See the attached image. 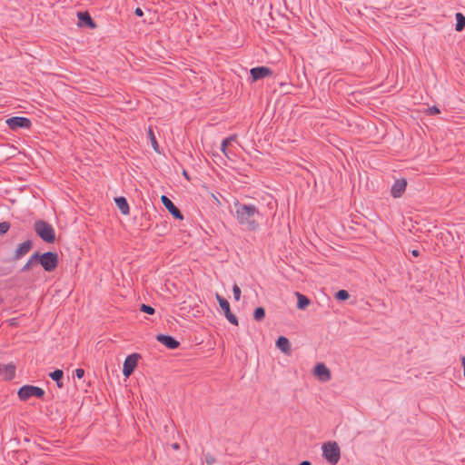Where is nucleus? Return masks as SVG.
<instances>
[{
	"instance_id": "nucleus-13",
	"label": "nucleus",
	"mask_w": 465,
	"mask_h": 465,
	"mask_svg": "<svg viewBox=\"0 0 465 465\" xmlns=\"http://www.w3.org/2000/svg\"><path fill=\"white\" fill-rule=\"evenodd\" d=\"M33 248V242L31 240H26L24 242L18 244L14 255L13 260L18 261L22 259L25 255H26L30 250Z\"/></svg>"
},
{
	"instance_id": "nucleus-25",
	"label": "nucleus",
	"mask_w": 465,
	"mask_h": 465,
	"mask_svg": "<svg viewBox=\"0 0 465 465\" xmlns=\"http://www.w3.org/2000/svg\"><path fill=\"white\" fill-rule=\"evenodd\" d=\"M265 317V310L263 307H257L253 312V319L262 322Z\"/></svg>"
},
{
	"instance_id": "nucleus-6",
	"label": "nucleus",
	"mask_w": 465,
	"mask_h": 465,
	"mask_svg": "<svg viewBox=\"0 0 465 465\" xmlns=\"http://www.w3.org/2000/svg\"><path fill=\"white\" fill-rule=\"evenodd\" d=\"M5 123L12 131H17L18 129H30L32 126L31 120L24 116H13L7 118Z\"/></svg>"
},
{
	"instance_id": "nucleus-28",
	"label": "nucleus",
	"mask_w": 465,
	"mask_h": 465,
	"mask_svg": "<svg viewBox=\"0 0 465 465\" xmlns=\"http://www.w3.org/2000/svg\"><path fill=\"white\" fill-rule=\"evenodd\" d=\"M9 229H10L9 222H1L0 223V234L1 235L5 234Z\"/></svg>"
},
{
	"instance_id": "nucleus-23",
	"label": "nucleus",
	"mask_w": 465,
	"mask_h": 465,
	"mask_svg": "<svg viewBox=\"0 0 465 465\" xmlns=\"http://www.w3.org/2000/svg\"><path fill=\"white\" fill-rule=\"evenodd\" d=\"M148 138L151 142V144H152V147L153 149L156 152V153H160V146L158 144V142L156 140V137L154 135V133L153 131V129L151 127H149L148 129Z\"/></svg>"
},
{
	"instance_id": "nucleus-26",
	"label": "nucleus",
	"mask_w": 465,
	"mask_h": 465,
	"mask_svg": "<svg viewBox=\"0 0 465 465\" xmlns=\"http://www.w3.org/2000/svg\"><path fill=\"white\" fill-rule=\"evenodd\" d=\"M350 297V294L349 292L346 291V290H339L336 293H335V298L336 300L338 301H346L348 300Z\"/></svg>"
},
{
	"instance_id": "nucleus-20",
	"label": "nucleus",
	"mask_w": 465,
	"mask_h": 465,
	"mask_svg": "<svg viewBox=\"0 0 465 465\" xmlns=\"http://www.w3.org/2000/svg\"><path fill=\"white\" fill-rule=\"evenodd\" d=\"M48 376L56 382V385L58 388L64 387L63 378H64V371L60 369H56L54 371H51Z\"/></svg>"
},
{
	"instance_id": "nucleus-27",
	"label": "nucleus",
	"mask_w": 465,
	"mask_h": 465,
	"mask_svg": "<svg viewBox=\"0 0 465 465\" xmlns=\"http://www.w3.org/2000/svg\"><path fill=\"white\" fill-rule=\"evenodd\" d=\"M140 311L144 313L151 314V315L155 312V310L153 307H152L151 305H148V304H144V303H143L141 305Z\"/></svg>"
},
{
	"instance_id": "nucleus-12",
	"label": "nucleus",
	"mask_w": 465,
	"mask_h": 465,
	"mask_svg": "<svg viewBox=\"0 0 465 465\" xmlns=\"http://www.w3.org/2000/svg\"><path fill=\"white\" fill-rule=\"evenodd\" d=\"M156 341L170 350L177 349L180 346V341L168 334H157Z\"/></svg>"
},
{
	"instance_id": "nucleus-34",
	"label": "nucleus",
	"mask_w": 465,
	"mask_h": 465,
	"mask_svg": "<svg viewBox=\"0 0 465 465\" xmlns=\"http://www.w3.org/2000/svg\"><path fill=\"white\" fill-rule=\"evenodd\" d=\"M298 465H312V463L309 460H303L301 463H299Z\"/></svg>"
},
{
	"instance_id": "nucleus-38",
	"label": "nucleus",
	"mask_w": 465,
	"mask_h": 465,
	"mask_svg": "<svg viewBox=\"0 0 465 465\" xmlns=\"http://www.w3.org/2000/svg\"><path fill=\"white\" fill-rule=\"evenodd\" d=\"M173 449H179V444H178V443H174V444L173 445Z\"/></svg>"
},
{
	"instance_id": "nucleus-9",
	"label": "nucleus",
	"mask_w": 465,
	"mask_h": 465,
	"mask_svg": "<svg viewBox=\"0 0 465 465\" xmlns=\"http://www.w3.org/2000/svg\"><path fill=\"white\" fill-rule=\"evenodd\" d=\"M161 202L173 218L183 220V215L180 209L166 195L161 196Z\"/></svg>"
},
{
	"instance_id": "nucleus-3",
	"label": "nucleus",
	"mask_w": 465,
	"mask_h": 465,
	"mask_svg": "<svg viewBox=\"0 0 465 465\" xmlns=\"http://www.w3.org/2000/svg\"><path fill=\"white\" fill-rule=\"evenodd\" d=\"M322 456L331 464L336 465L341 458V450L336 441H328L322 444Z\"/></svg>"
},
{
	"instance_id": "nucleus-35",
	"label": "nucleus",
	"mask_w": 465,
	"mask_h": 465,
	"mask_svg": "<svg viewBox=\"0 0 465 465\" xmlns=\"http://www.w3.org/2000/svg\"><path fill=\"white\" fill-rule=\"evenodd\" d=\"M461 363H462V366H463V371H464V377H465V356L462 357Z\"/></svg>"
},
{
	"instance_id": "nucleus-18",
	"label": "nucleus",
	"mask_w": 465,
	"mask_h": 465,
	"mask_svg": "<svg viewBox=\"0 0 465 465\" xmlns=\"http://www.w3.org/2000/svg\"><path fill=\"white\" fill-rule=\"evenodd\" d=\"M275 344H276V347L281 351H282L283 353H285V354H290L291 353V351H292L291 342H290V341L286 337L280 336L277 339Z\"/></svg>"
},
{
	"instance_id": "nucleus-11",
	"label": "nucleus",
	"mask_w": 465,
	"mask_h": 465,
	"mask_svg": "<svg viewBox=\"0 0 465 465\" xmlns=\"http://www.w3.org/2000/svg\"><path fill=\"white\" fill-rule=\"evenodd\" d=\"M78 17V26L80 27H87L90 29H94L97 27L96 23L94 21L92 16L87 11L77 12Z\"/></svg>"
},
{
	"instance_id": "nucleus-2",
	"label": "nucleus",
	"mask_w": 465,
	"mask_h": 465,
	"mask_svg": "<svg viewBox=\"0 0 465 465\" xmlns=\"http://www.w3.org/2000/svg\"><path fill=\"white\" fill-rule=\"evenodd\" d=\"M34 230L43 242L46 243H54L55 242V231L48 222L45 220L35 221Z\"/></svg>"
},
{
	"instance_id": "nucleus-31",
	"label": "nucleus",
	"mask_w": 465,
	"mask_h": 465,
	"mask_svg": "<svg viewBox=\"0 0 465 465\" xmlns=\"http://www.w3.org/2000/svg\"><path fill=\"white\" fill-rule=\"evenodd\" d=\"M74 374L78 379H82L84 376V370L78 368L74 371Z\"/></svg>"
},
{
	"instance_id": "nucleus-16",
	"label": "nucleus",
	"mask_w": 465,
	"mask_h": 465,
	"mask_svg": "<svg viewBox=\"0 0 465 465\" xmlns=\"http://www.w3.org/2000/svg\"><path fill=\"white\" fill-rule=\"evenodd\" d=\"M15 365L14 363L0 364V375L6 381H11L15 375Z\"/></svg>"
},
{
	"instance_id": "nucleus-5",
	"label": "nucleus",
	"mask_w": 465,
	"mask_h": 465,
	"mask_svg": "<svg viewBox=\"0 0 465 465\" xmlns=\"http://www.w3.org/2000/svg\"><path fill=\"white\" fill-rule=\"evenodd\" d=\"M45 394V391L42 388L34 385H24L17 391L18 398L22 401H25L31 397L43 399Z\"/></svg>"
},
{
	"instance_id": "nucleus-21",
	"label": "nucleus",
	"mask_w": 465,
	"mask_h": 465,
	"mask_svg": "<svg viewBox=\"0 0 465 465\" xmlns=\"http://www.w3.org/2000/svg\"><path fill=\"white\" fill-rule=\"evenodd\" d=\"M296 296H297V308L300 309V310H305L311 303V300L300 293V292H296Z\"/></svg>"
},
{
	"instance_id": "nucleus-17",
	"label": "nucleus",
	"mask_w": 465,
	"mask_h": 465,
	"mask_svg": "<svg viewBox=\"0 0 465 465\" xmlns=\"http://www.w3.org/2000/svg\"><path fill=\"white\" fill-rule=\"evenodd\" d=\"M40 261V252H34L30 258L27 260L26 263L22 267L21 272H26L31 271L35 265L39 264Z\"/></svg>"
},
{
	"instance_id": "nucleus-30",
	"label": "nucleus",
	"mask_w": 465,
	"mask_h": 465,
	"mask_svg": "<svg viewBox=\"0 0 465 465\" xmlns=\"http://www.w3.org/2000/svg\"><path fill=\"white\" fill-rule=\"evenodd\" d=\"M427 112L430 115H436L440 114V110L436 105L429 107Z\"/></svg>"
},
{
	"instance_id": "nucleus-32",
	"label": "nucleus",
	"mask_w": 465,
	"mask_h": 465,
	"mask_svg": "<svg viewBox=\"0 0 465 465\" xmlns=\"http://www.w3.org/2000/svg\"><path fill=\"white\" fill-rule=\"evenodd\" d=\"M134 14L137 16H143V11L140 7H137L134 10Z\"/></svg>"
},
{
	"instance_id": "nucleus-19",
	"label": "nucleus",
	"mask_w": 465,
	"mask_h": 465,
	"mask_svg": "<svg viewBox=\"0 0 465 465\" xmlns=\"http://www.w3.org/2000/svg\"><path fill=\"white\" fill-rule=\"evenodd\" d=\"M114 202H115L116 206L118 207V209L121 211V213L123 214H124V215L129 214L130 208H129V204H128V202L125 197H124V196L115 197Z\"/></svg>"
},
{
	"instance_id": "nucleus-37",
	"label": "nucleus",
	"mask_w": 465,
	"mask_h": 465,
	"mask_svg": "<svg viewBox=\"0 0 465 465\" xmlns=\"http://www.w3.org/2000/svg\"><path fill=\"white\" fill-rule=\"evenodd\" d=\"M213 461H214V459H213V458L212 459H208V458L206 459V462L208 464H212Z\"/></svg>"
},
{
	"instance_id": "nucleus-14",
	"label": "nucleus",
	"mask_w": 465,
	"mask_h": 465,
	"mask_svg": "<svg viewBox=\"0 0 465 465\" xmlns=\"http://www.w3.org/2000/svg\"><path fill=\"white\" fill-rule=\"evenodd\" d=\"M252 82L263 79L272 74V70L266 66H257L250 70Z\"/></svg>"
},
{
	"instance_id": "nucleus-15",
	"label": "nucleus",
	"mask_w": 465,
	"mask_h": 465,
	"mask_svg": "<svg viewBox=\"0 0 465 465\" xmlns=\"http://www.w3.org/2000/svg\"><path fill=\"white\" fill-rule=\"evenodd\" d=\"M407 187V181L404 178L396 180L391 189V194L394 198L401 197Z\"/></svg>"
},
{
	"instance_id": "nucleus-1",
	"label": "nucleus",
	"mask_w": 465,
	"mask_h": 465,
	"mask_svg": "<svg viewBox=\"0 0 465 465\" xmlns=\"http://www.w3.org/2000/svg\"><path fill=\"white\" fill-rule=\"evenodd\" d=\"M234 217L244 230L255 232L259 229L262 215L254 204H246L237 201L234 203Z\"/></svg>"
},
{
	"instance_id": "nucleus-7",
	"label": "nucleus",
	"mask_w": 465,
	"mask_h": 465,
	"mask_svg": "<svg viewBox=\"0 0 465 465\" xmlns=\"http://www.w3.org/2000/svg\"><path fill=\"white\" fill-rule=\"evenodd\" d=\"M140 359L141 355L136 352L132 353L125 358L123 366V374L124 377L128 378L134 371Z\"/></svg>"
},
{
	"instance_id": "nucleus-10",
	"label": "nucleus",
	"mask_w": 465,
	"mask_h": 465,
	"mask_svg": "<svg viewBox=\"0 0 465 465\" xmlns=\"http://www.w3.org/2000/svg\"><path fill=\"white\" fill-rule=\"evenodd\" d=\"M313 374L322 382H327L331 379V371L322 362H318L314 366Z\"/></svg>"
},
{
	"instance_id": "nucleus-8",
	"label": "nucleus",
	"mask_w": 465,
	"mask_h": 465,
	"mask_svg": "<svg viewBox=\"0 0 465 465\" xmlns=\"http://www.w3.org/2000/svg\"><path fill=\"white\" fill-rule=\"evenodd\" d=\"M216 299L219 302V305L221 309L223 310L225 318L231 322L232 324L237 326L238 325V319L237 317L231 312L230 303L229 302L220 296L219 294H216Z\"/></svg>"
},
{
	"instance_id": "nucleus-29",
	"label": "nucleus",
	"mask_w": 465,
	"mask_h": 465,
	"mask_svg": "<svg viewBox=\"0 0 465 465\" xmlns=\"http://www.w3.org/2000/svg\"><path fill=\"white\" fill-rule=\"evenodd\" d=\"M232 293H233V297H234L235 301H239L241 298L242 292H241L240 287L237 284H234L232 286Z\"/></svg>"
},
{
	"instance_id": "nucleus-22",
	"label": "nucleus",
	"mask_w": 465,
	"mask_h": 465,
	"mask_svg": "<svg viewBox=\"0 0 465 465\" xmlns=\"http://www.w3.org/2000/svg\"><path fill=\"white\" fill-rule=\"evenodd\" d=\"M456 18V25H455V30L457 32H461L465 28V16L461 13H456L455 15Z\"/></svg>"
},
{
	"instance_id": "nucleus-4",
	"label": "nucleus",
	"mask_w": 465,
	"mask_h": 465,
	"mask_svg": "<svg viewBox=\"0 0 465 465\" xmlns=\"http://www.w3.org/2000/svg\"><path fill=\"white\" fill-rule=\"evenodd\" d=\"M39 264L47 272H53L59 264V256L55 252H40Z\"/></svg>"
},
{
	"instance_id": "nucleus-36",
	"label": "nucleus",
	"mask_w": 465,
	"mask_h": 465,
	"mask_svg": "<svg viewBox=\"0 0 465 465\" xmlns=\"http://www.w3.org/2000/svg\"><path fill=\"white\" fill-rule=\"evenodd\" d=\"M183 174L187 180H190L189 175L185 170L183 172Z\"/></svg>"
},
{
	"instance_id": "nucleus-24",
	"label": "nucleus",
	"mask_w": 465,
	"mask_h": 465,
	"mask_svg": "<svg viewBox=\"0 0 465 465\" xmlns=\"http://www.w3.org/2000/svg\"><path fill=\"white\" fill-rule=\"evenodd\" d=\"M236 140V135L233 134V135H231L225 139L223 140L222 142V144H221V151L223 152V153L226 156H228V153H227V146H229V144L232 143V142L235 141Z\"/></svg>"
},
{
	"instance_id": "nucleus-33",
	"label": "nucleus",
	"mask_w": 465,
	"mask_h": 465,
	"mask_svg": "<svg viewBox=\"0 0 465 465\" xmlns=\"http://www.w3.org/2000/svg\"><path fill=\"white\" fill-rule=\"evenodd\" d=\"M411 254L414 257H418L420 255V252L418 250H413V251H411Z\"/></svg>"
}]
</instances>
